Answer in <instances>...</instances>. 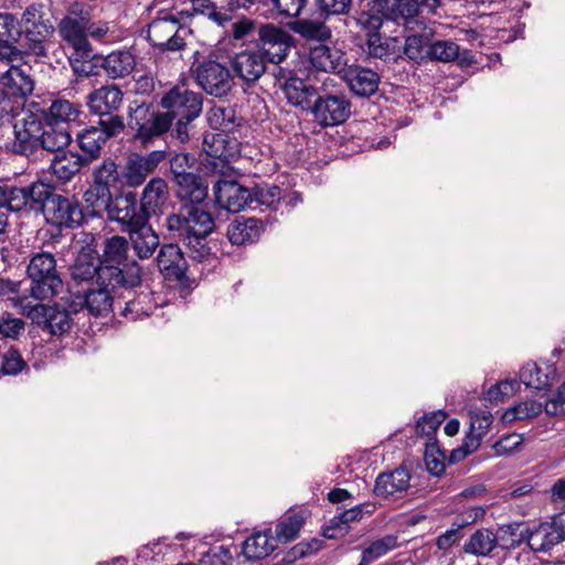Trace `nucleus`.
<instances>
[{
    "mask_svg": "<svg viewBox=\"0 0 565 565\" xmlns=\"http://www.w3.org/2000/svg\"><path fill=\"white\" fill-rule=\"evenodd\" d=\"M21 307L28 318L33 323L42 326L53 335H60L67 332L73 323L70 312L58 305L47 306L44 303H34L21 300Z\"/></svg>",
    "mask_w": 565,
    "mask_h": 565,
    "instance_id": "9b49d317",
    "label": "nucleus"
},
{
    "mask_svg": "<svg viewBox=\"0 0 565 565\" xmlns=\"http://www.w3.org/2000/svg\"><path fill=\"white\" fill-rule=\"evenodd\" d=\"M71 141L72 136L66 127L42 122L40 149L57 154L63 152Z\"/></svg>",
    "mask_w": 565,
    "mask_h": 565,
    "instance_id": "a19ab883",
    "label": "nucleus"
},
{
    "mask_svg": "<svg viewBox=\"0 0 565 565\" xmlns=\"http://www.w3.org/2000/svg\"><path fill=\"white\" fill-rule=\"evenodd\" d=\"M90 53L87 56L76 55V51L70 57V64L75 75L82 77H89L98 74L97 65L89 60Z\"/></svg>",
    "mask_w": 565,
    "mask_h": 565,
    "instance_id": "69168bd1",
    "label": "nucleus"
},
{
    "mask_svg": "<svg viewBox=\"0 0 565 565\" xmlns=\"http://www.w3.org/2000/svg\"><path fill=\"white\" fill-rule=\"evenodd\" d=\"M180 20L177 17L167 14L154 19L148 28V39L154 46L177 51L184 46V40L178 33Z\"/></svg>",
    "mask_w": 565,
    "mask_h": 565,
    "instance_id": "a211bd4d",
    "label": "nucleus"
},
{
    "mask_svg": "<svg viewBox=\"0 0 565 565\" xmlns=\"http://www.w3.org/2000/svg\"><path fill=\"white\" fill-rule=\"evenodd\" d=\"M387 0H376L374 1L372 8L366 11H362L358 14L356 22L358 24L367 31L376 32L383 24V20L386 19V10Z\"/></svg>",
    "mask_w": 565,
    "mask_h": 565,
    "instance_id": "603ef678",
    "label": "nucleus"
},
{
    "mask_svg": "<svg viewBox=\"0 0 565 565\" xmlns=\"http://www.w3.org/2000/svg\"><path fill=\"white\" fill-rule=\"evenodd\" d=\"M167 189V183L161 178H153L147 183L139 200V204L147 218L152 213H156L157 207L162 204L166 199Z\"/></svg>",
    "mask_w": 565,
    "mask_h": 565,
    "instance_id": "c03bdc74",
    "label": "nucleus"
},
{
    "mask_svg": "<svg viewBox=\"0 0 565 565\" xmlns=\"http://www.w3.org/2000/svg\"><path fill=\"white\" fill-rule=\"evenodd\" d=\"M497 546L501 548L513 547V543L507 544L503 535L495 534L489 529H480L469 537L468 542L465 544V551L473 555L487 556Z\"/></svg>",
    "mask_w": 565,
    "mask_h": 565,
    "instance_id": "c9c22d12",
    "label": "nucleus"
},
{
    "mask_svg": "<svg viewBox=\"0 0 565 565\" xmlns=\"http://www.w3.org/2000/svg\"><path fill=\"white\" fill-rule=\"evenodd\" d=\"M303 523L305 518L302 513H288L276 525V540L284 543L295 540L298 536Z\"/></svg>",
    "mask_w": 565,
    "mask_h": 565,
    "instance_id": "8fccbe9b",
    "label": "nucleus"
},
{
    "mask_svg": "<svg viewBox=\"0 0 565 565\" xmlns=\"http://www.w3.org/2000/svg\"><path fill=\"white\" fill-rule=\"evenodd\" d=\"M42 120L49 124L60 126V124H71L79 119L82 107L79 104L63 98H55L46 109L39 110Z\"/></svg>",
    "mask_w": 565,
    "mask_h": 565,
    "instance_id": "473e14b6",
    "label": "nucleus"
},
{
    "mask_svg": "<svg viewBox=\"0 0 565 565\" xmlns=\"http://www.w3.org/2000/svg\"><path fill=\"white\" fill-rule=\"evenodd\" d=\"M282 92L289 104L302 110H309L319 92V86L291 76L284 83Z\"/></svg>",
    "mask_w": 565,
    "mask_h": 565,
    "instance_id": "c85d7f7f",
    "label": "nucleus"
},
{
    "mask_svg": "<svg viewBox=\"0 0 565 565\" xmlns=\"http://www.w3.org/2000/svg\"><path fill=\"white\" fill-rule=\"evenodd\" d=\"M114 196L110 188L92 181V184L84 193V201L92 210V214L103 216Z\"/></svg>",
    "mask_w": 565,
    "mask_h": 565,
    "instance_id": "a18cd8bd",
    "label": "nucleus"
},
{
    "mask_svg": "<svg viewBox=\"0 0 565 565\" xmlns=\"http://www.w3.org/2000/svg\"><path fill=\"white\" fill-rule=\"evenodd\" d=\"M45 188L42 184H32L26 188H8L6 210L7 211H21L30 200L40 202Z\"/></svg>",
    "mask_w": 565,
    "mask_h": 565,
    "instance_id": "37998d69",
    "label": "nucleus"
},
{
    "mask_svg": "<svg viewBox=\"0 0 565 565\" xmlns=\"http://www.w3.org/2000/svg\"><path fill=\"white\" fill-rule=\"evenodd\" d=\"M135 288L120 287V294L116 300L119 315L132 321L152 315L157 308L151 292L137 294Z\"/></svg>",
    "mask_w": 565,
    "mask_h": 565,
    "instance_id": "4be33fe9",
    "label": "nucleus"
},
{
    "mask_svg": "<svg viewBox=\"0 0 565 565\" xmlns=\"http://www.w3.org/2000/svg\"><path fill=\"white\" fill-rule=\"evenodd\" d=\"M157 265L168 280L182 284L186 279L189 265L178 244H163L157 255Z\"/></svg>",
    "mask_w": 565,
    "mask_h": 565,
    "instance_id": "b1692460",
    "label": "nucleus"
},
{
    "mask_svg": "<svg viewBox=\"0 0 565 565\" xmlns=\"http://www.w3.org/2000/svg\"><path fill=\"white\" fill-rule=\"evenodd\" d=\"M253 205L252 209L266 206L276 210L282 199V190L277 185L258 184L252 190Z\"/></svg>",
    "mask_w": 565,
    "mask_h": 565,
    "instance_id": "09e8293b",
    "label": "nucleus"
},
{
    "mask_svg": "<svg viewBox=\"0 0 565 565\" xmlns=\"http://www.w3.org/2000/svg\"><path fill=\"white\" fill-rule=\"evenodd\" d=\"M207 121L215 130H230L234 124V109L215 106L209 110Z\"/></svg>",
    "mask_w": 565,
    "mask_h": 565,
    "instance_id": "13d9d810",
    "label": "nucleus"
},
{
    "mask_svg": "<svg viewBox=\"0 0 565 565\" xmlns=\"http://www.w3.org/2000/svg\"><path fill=\"white\" fill-rule=\"evenodd\" d=\"M434 23L423 24L414 33L408 35L404 44L405 55L413 61H422L427 57L426 51L435 34Z\"/></svg>",
    "mask_w": 565,
    "mask_h": 565,
    "instance_id": "4c0bfd02",
    "label": "nucleus"
},
{
    "mask_svg": "<svg viewBox=\"0 0 565 565\" xmlns=\"http://www.w3.org/2000/svg\"><path fill=\"white\" fill-rule=\"evenodd\" d=\"M342 78L350 90L359 97L374 95L381 82V77L376 72L360 65L345 66Z\"/></svg>",
    "mask_w": 565,
    "mask_h": 565,
    "instance_id": "a878e982",
    "label": "nucleus"
},
{
    "mask_svg": "<svg viewBox=\"0 0 565 565\" xmlns=\"http://www.w3.org/2000/svg\"><path fill=\"white\" fill-rule=\"evenodd\" d=\"M21 34L15 18L10 13H0V42L19 41Z\"/></svg>",
    "mask_w": 565,
    "mask_h": 565,
    "instance_id": "338daca9",
    "label": "nucleus"
},
{
    "mask_svg": "<svg viewBox=\"0 0 565 565\" xmlns=\"http://www.w3.org/2000/svg\"><path fill=\"white\" fill-rule=\"evenodd\" d=\"M520 388V382L516 380H505L491 386L487 392V399L491 403L501 402L505 397L512 396Z\"/></svg>",
    "mask_w": 565,
    "mask_h": 565,
    "instance_id": "0e129e2a",
    "label": "nucleus"
},
{
    "mask_svg": "<svg viewBox=\"0 0 565 565\" xmlns=\"http://www.w3.org/2000/svg\"><path fill=\"white\" fill-rule=\"evenodd\" d=\"M292 38L286 31L274 25H265L259 30L258 51L267 62L279 64L285 60L291 47Z\"/></svg>",
    "mask_w": 565,
    "mask_h": 565,
    "instance_id": "aec40b11",
    "label": "nucleus"
},
{
    "mask_svg": "<svg viewBox=\"0 0 565 565\" xmlns=\"http://www.w3.org/2000/svg\"><path fill=\"white\" fill-rule=\"evenodd\" d=\"M88 166L79 153L63 151L54 156L51 161V170L53 174L61 181H70L81 168Z\"/></svg>",
    "mask_w": 565,
    "mask_h": 565,
    "instance_id": "58836bf2",
    "label": "nucleus"
},
{
    "mask_svg": "<svg viewBox=\"0 0 565 565\" xmlns=\"http://www.w3.org/2000/svg\"><path fill=\"white\" fill-rule=\"evenodd\" d=\"M492 424V416L489 412H479L470 415V427L466 437L477 439L479 445L482 438L488 434Z\"/></svg>",
    "mask_w": 565,
    "mask_h": 565,
    "instance_id": "052dcab7",
    "label": "nucleus"
},
{
    "mask_svg": "<svg viewBox=\"0 0 565 565\" xmlns=\"http://www.w3.org/2000/svg\"><path fill=\"white\" fill-rule=\"evenodd\" d=\"M124 93L117 85H105L90 92L86 97V104L92 114L100 118L115 116L122 104Z\"/></svg>",
    "mask_w": 565,
    "mask_h": 565,
    "instance_id": "393cba45",
    "label": "nucleus"
},
{
    "mask_svg": "<svg viewBox=\"0 0 565 565\" xmlns=\"http://www.w3.org/2000/svg\"><path fill=\"white\" fill-rule=\"evenodd\" d=\"M215 202L220 207L238 213L253 205L252 190L236 181L220 180L213 186Z\"/></svg>",
    "mask_w": 565,
    "mask_h": 565,
    "instance_id": "6ab92c4d",
    "label": "nucleus"
},
{
    "mask_svg": "<svg viewBox=\"0 0 565 565\" xmlns=\"http://www.w3.org/2000/svg\"><path fill=\"white\" fill-rule=\"evenodd\" d=\"M441 0H393L386 4V19L403 23L408 30H416L423 24V14L435 13Z\"/></svg>",
    "mask_w": 565,
    "mask_h": 565,
    "instance_id": "ddd939ff",
    "label": "nucleus"
},
{
    "mask_svg": "<svg viewBox=\"0 0 565 565\" xmlns=\"http://www.w3.org/2000/svg\"><path fill=\"white\" fill-rule=\"evenodd\" d=\"M121 177L122 172L119 171L118 164L111 158L104 159L92 172L93 181L110 189L118 184Z\"/></svg>",
    "mask_w": 565,
    "mask_h": 565,
    "instance_id": "864d4df0",
    "label": "nucleus"
},
{
    "mask_svg": "<svg viewBox=\"0 0 565 565\" xmlns=\"http://www.w3.org/2000/svg\"><path fill=\"white\" fill-rule=\"evenodd\" d=\"M198 85L209 95L226 96L233 86L230 70L214 60L200 62L193 71Z\"/></svg>",
    "mask_w": 565,
    "mask_h": 565,
    "instance_id": "4468645a",
    "label": "nucleus"
},
{
    "mask_svg": "<svg viewBox=\"0 0 565 565\" xmlns=\"http://www.w3.org/2000/svg\"><path fill=\"white\" fill-rule=\"evenodd\" d=\"M97 288H89L84 294V305L87 311L95 317H107L116 313L118 306L116 300L121 286L96 284Z\"/></svg>",
    "mask_w": 565,
    "mask_h": 565,
    "instance_id": "5701e85b",
    "label": "nucleus"
},
{
    "mask_svg": "<svg viewBox=\"0 0 565 565\" xmlns=\"http://www.w3.org/2000/svg\"><path fill=\"white\" fill-rule=\"evenodd\" d=\"M306 3L307 0H268V6L282 19L299 17Z\"/></svg>",
    "mask_w": 565,
    "mask_h": 565,
    "instance_id": "680f3d73",
    "label": "nucleus"
},
{
    "mask_svg": "<svg viewBox=\"0 0 565 565\" xmlns=\"http://www.w3.org/2000/svg\"><path fill=\"white\" fill-rule=\"evenodd\" d=\"M446 414L441 411L424 415L416 425L417 434L430 436L436 433L438 427L445 420Z\"/></svg>",
    "mask_w": 565,
    "mask_h": 565,
    "instance_id": "774afa93",
    "label": "nucleus"
},
{
    "mask_svg": "<svg viewBox=\"0 0 565 565\" xmlns=\"http://www.w3.org/2000/svg\"><path fill=\"white\" fill-rule=\"evenodd\" d=\"M129 241L135 254L140 259H149L159 247L158 234L147 223L138 225L129 231Z\"/></svg>",
    "mask_w": 565,
    "mask_h": 565,
    "instance_id": "e433bc0d",
    "label": "nucleus"
},
{
    "mask_svg": "<svg viewBox=\"0 0 565 565\" xmlns=\"http://www.w3.org/2000/svg\"><path fill=\"white\" fill-rule=\"evenodd\" d=\"M427 57L439 62L455 61L459 55V45L450 40L430 43L426 51Z\"/></svg>",
    "mask_w": 565,
    "mask_h": 565,
    "instance_id": "6e6d98bb",
    "label": "nucleus"
},
{
    "mask_svg": "<svg viewBox=\"0 0 565 565\" xmlns=\"http://www.w3.org/2000/svg\"><path fill=\"white\" fill-rule=\"evenodd\" d=\"M40 202L46 223L60 231L76 228L84 221L83 210L74 198L53 193L45 189Z\"/></svg>",
    "mask_w": 565,
    "mask_h": 565,
    "instance_id": "0eeeda50",
    "label": "nucleus"
},
{
    "mask_svg": "<svg viewBox=\"0 0 565 565\" xmlns=\"http://www.w3.org/2000/svg\"><path fill=\"white\" fill-rule=\"evenodd\" d=\"M214 226L211 213L198 205L183 206L179 214L167 218L169 232L183 242L190 257L196 262H203L211 254L206 238Z\"/></svg>",
    "mask_w": 565,
    "mask_h": 565,
    "instance_id": "f257e3e1",
    "label": "nucleus"
},
{
    "mask_svg": "<svg viewBox=\"0 0 565 565\" xmlns=\"http://www.w3.org/2000/svg\"><path fill=\"white\" fill-rule=\"evenodd\" d=\"M105 214L108 221L118 223L126 232L148 222L139 204L138 194L132 191L115 194Z\"/></svg>",
    "mask_w": 565,
    "mask_h": 565,
    "instance_id": "f8f14e48",
    "label": "nucleus"
},
{
    "mask_svg": "<svg viewBox=\"0 0 565 565\" xmlns=\"http://www.w3.org/2000/svg\"><path fill=\"white\" fill-rule=\"evenodd\" d=\"M298 32L307 39L324 41L331 36V30L319 21H302L299 23Z\"/></svg>",
    "mask_w": 565,
    "mask_h": 565,
    "instance_id": "e2e57ef3",
    "label": "nucleus"
},
{
    "mask_svg": "<svg viewBox=\"0 0 565 565\" xmlns=\"http://www.w3.org/2000/svg\"><path fill=\"white\" fill-rule=\"evenodd\" d=\"M99 255L90 248H83L71 267V276L77 282L90 281L102 284L99 273L102 269Z\"/></svg>",
    "mask_w": 565,
    "mask_h": 565,
    "instance_id": "c756f323",
    "label": "nucleus"
},
{
    "mask_svg": "<svg viewBox=\"0 0 565 565\" xmlns=\"http://www.w3.org/2000/svg\"><path fill=\"white\" fill-rule=\"evenodd\" d=\"M398 546V536L394 534L384 535L370 542L362 551V558L359 565H367L383 557Z\"/></svg>",
    "mask_w": 565,
    "mask_h": 565,
    "instance_id": "de8ad7c7",
    "label": "nucleus"
},
{
    "mask_svg": "<svg viewBox=\"0 0 565 565\" xmlns=\"http://www.w3.org/2000/svg\"><path fill=\"white\" fill-rule=\"evenodd\" d=\"M160 104L171 122L173 120L190 122L200 116L203 97L184 85H177L162 96Z\"/></svg>",
    "mask_w": 565,
    "mask_h": 565,
    "instance_id": "1a4fd4ad",
    "label": "nucleus"
},
{
    "mask_svg": "<svg viewBox=\"0 0 565 565\" xmlns=\"http://www.w3.org/2000/svg\"><path fill=\"white\" fill-rule=\"evenodd\" d=\"M177 183V196L184 202H190L191 205L199 204L207 196V185L203 180L190 173L188 175H180Z\"/></svg>",
    "mask_w": 565,
    "mask_h": 565,
    "instance_id": "ea45409f",
    "label": "nucleus"
},
{
    "mask_svg": "<svg viewBox=\"0 0 565 565\" xmlns=\"http://www.w3.org/2000/svg\"><path fill=\"white\" fill-rule=\"evenodd\" d=\"M26 273L31 279L30 292L35 300L52 298L63 288V281L56 270V260L51 253L35 254L29 263Z\"/></svg>",
    "mask_w": 565,
    "mask_h": 565,
    "instance_id": "39448f33",
    "label": "nucleus"
},
{
    "mask_svg": "<svg viewBox=\"0 0 565 565\" xmlns=\"http://www.w3.org/2000/svg\"><path fill=\"white\" fill-rule=\"evenodd\" d=\"M230 64L234 75L246 84L257 82L266 72L264 54L255 47L235 53L230 58Z\"/></svg>",
    "mask_w": 565,
    "mask_h": 565,
    "instance_id": "412c9836",
    "label": "nucleus"
},
{
    "mask_svg": "<svg viewBox=\"0 0 565 565\" xmlns=\"http://www.w3.org/2000/svg\"><path fill=\"white\" fill-rule=\"evenodd\" d=\"M26 367V362L17 349L0 352V370L4 375H17Z\"/></svg>",
    "mask_w": 565,
    "mask_h": 565,
    "instance_id": "4d7b16f0",
    "label": "nucleus"
},
{
    "mask_svg": "<svg viewBox=\"0 0 565 565\" xmlns=\"http://www.w3.org/2000/svg\"><path fill=\"white\" fill-rule=\"evenodd\" d=\"M542 411V403L526 399L507 409L502 417L504 422L525 420L536 417Z\"/></svg>",
    "mask_w": 565,
    "mask_h": 565,
    "instance_id": "5fc2aeb1",
    "label": "nucleus"
},
{
    "mask_svg": "<svg viewBox=\"0 0 565 565\" xmlns=\"http://www.w3.org/2000/svg\"><path fill=\"white\" fill-rule=\"evenodd\" d=\"M411 478V472L405 467L382 472L375 480L374 493L384 499L398 498L408 490Z\"/></svg>",
    "mask_w": 565,
    "mask_h": 565,
    "instance_id": "bb28decb",
    "label": "nucleus"
},
{
    "mask_svg": "<svg viewBox=\"0 0 565 565\" xmlns=\"http://www.w3.org/2000/svg\"><path fill=\"white\" fill-rule=\"evenodd\" d=\"M191 4L195 13L207 17L218 26L224 28L233 20V15L225 8L218 9L212 0H191Z\"/></svg>",
    "mask_w": 565,
    "mask_h": 565,
    "instance_id": "3c124183",
    "label": "nucleus"
},
{
    "mask_svg": "<svg viewBox=\"0 0 565 565\" xmlns=\"http://www.w3.org/2000/svg\"><path fill=\"white\" fill-rule=\"evenodd\" d=\"M309 60L316 70L326 73H343L347 66L344 54L340 50L324 44L312 47Z\"/></svg>",
    "mask_w": 565,
    "mask_h": 565,
    "instance_id": "7c9ffc66",
    "label": "nucleus"
},
{
    "mask_svg": "<svg viewBox=\"0 0 565 565\" xmlns=\"http://www.w3.org/2000/svg\"><path fill=\"white\" fill-rule=\"evenodd\" d=\"M275 542L270 530L256 532L245 540L242 552L247 559H262L275 550Z\"/></svg>",
    "mask_w": 565,
    "mask_h": 565,
    "instance_id": "79ce46f5",
    "label": "nucleus"
},
{
    "mask_svg": "<svg viewBox=\"0 0 565 565\" xmlns=\"http://www.w3.org/2000/svg\"><path fill=\"white\" fill-rule=\"evenodd\" d=\"M565 540V513L554 515L550 522H543L527 535V546L534 553L550 552Z\"/></svg>",
    "mask_w": 565,
    "mask_h": 565,
    "instance_id": "f3484780",
    "label": "nucleus"
},
{
    "mask_svg": "<svg viewBox=\"0 0 565 565\" xmlns=\"http://www.w3.org/2000/svg\"><path fill=\"white\" fill-rule=\"evenodd\" d=\"M42 116L39 111H28L13 126L14 138L10 150L28 158L36 157L41 146Z\"/></svg>",
    "mask_w": 565,
    "mask_h": 565,
    "instance_id": "9d476101",
    "label": "nucleus"
},
{
    "mask_svg": "<svg viewBox=\"0 0 565 565\" xmlns=\"http://www.w3.org/2000/svg\"><path fill=\"white\" fill-rule=\"evenodd\" d=\"M309 111L319 126L333 127L343 124L350 117L351 103L328 76L319 85V92Z\"/></svg>",
    "mask_w": 565,
    "mask_h": 565,
    "instance_id": "7ed1b4c3",
    "label": "nucleus"
},
{
    "mask_svg": "<svg viewBox=\"0 0 565 565\" xmlns=\"http://www.w3.org/2000/svg\"><path fill=\"white\" fill-rule=\"evenodd\" d=\"M171 125L168 115L153 111L141 129L135 134V139L139 140L141 145L147 146L154 137L167 132Z\"/></svg>",
    "mask_w": 565,
    "mask_h": 565,
    "instance_id": "49530a36",
    "label": "nucleus"
},
{
    "mask_svg": "<svg viewBox=\"0 0 565 565\" xmlns=\"http://www.w3.org/2000/svg\"><path fill=\"white\" fill-rule=\"evenodd\" d=\"M168 154L166 150H153L147 154H130L122 170L125 184L132 188L141 185L168 158Z\"/></svg>",
    "mask_w": 565,
    "mask_h": 565,
    "instance_id": "dca6fc26",
    "label": "nucleus"
},
{
    "mask_svg": "<svg viewBox=\"0 0 565 565\" xmlns=\"http://www.w3.org/2000/svg\"><path fill=\"white\" fill-rule=\"evenodd\" d=\"M556 377V367L553 362L542 364L529 362L520 371V381L527 387L543 390L552 385Z\"/></svg>",
    "mask_w": 565,
    "mask_h": 565,
    "instance_id": "2f4dec72",
    "label": "nucleus"
},
{
    "mask_svg": "<svg viewBox=\"0 0 565 565\" xmlns=\"http://www.w3.org/2000/svg\"><path fill=\"white\" fill-rule=\"evenodd\" d=\"M125 128L124 119L120 116L99 118L97 125H92L77 135V143L86 163L97 160L106 142L118 136Z\"/></svg>",
    "mask_w": 565,
    "mask_h": 565,
    "instance_id": "423d86ee",
    "label": "nucleus"
},
{
    "mask_svg": "<svg viewBox=\"0 0 565 565\" xmlns=\"http://www.w3.org/2000/svg\"><path fill=\"white\" fill-rule=\"evenodd\" d=\"M263 224L254 217H238L227 227V237L233 245L253 244L258 241L263 232Z\"/></svg>",
    "mask_w": 565,
    "mask_h": 565,
    "instance_id": "72a5a7b5",
    "label": "nucleus"
},
{
    "mask_svg": "<svg viewBox=\"0 0 565 565\" xmlns=\"http://www.w3.org/2000/svg\"><path fill=\"white\" fill-rule=\"evenodd\" d=\"M153 111L145 102L134 100L128 106V126L138 132Z\"/></svg>",
    "mask_w": 565,
    "mask_h": 565,
    "instance_id": "bf43d9fd",
    "label": "nucleus"
},
{
    "mask_svg": "<svg viewBox=\"0 0 565 565\" xmlns=\"http://www.w3.org/2000/svg\"><path fill=\"white\" fill-rule=\"evenodd\" d=\"M45 15L44 6L33 3L24 10L20 21L26 51L39 60L47 57L50 39L54 33V26Z\"/></svg>",
    "mask_w": 565,
    "mask_h": 565,
    "instance_id": "20e7f679",
    "label": "nucleus"
},
{
    "mask_svg": "<svg viewBox=\"0 0 565 565\" xmlns=\"http://www.w3.org/2000/svg\"><path fill=\"white\" fill-rule=\"evenodd\" d=\"M88 11L74 8L60 21L57 31L61 39L76 51V55L87 56L92 46L87 39Z\"/></svg>",
    "mask_w": 565,
    "mask_h": 565,
    "instance_id": "2eb2a0df",
    "label": "nucleus"
},
{
    "mask_svg": "<svg viewBox=\"0 0 565 565\" xmlns=\"http://www.w3.org/2000/svg\"><path fill=\"white\" fill-rule=\"evenodd\" d=\"M100 67L111 79L128 76L136 67V56L129 50H116L102 58Z\"/></svg>",
    "mask_w": 565,
    "mask_h": 565,
    "instance_id": "f704fd0d",
    "label": "nucleus"
},
{
    "mask_svg": "<svg viewBox=\"0 0 565 565\" xmlns=\"http://www.w3.org/2000/svg\"><path fill=\"white\" fill-rule=\"evenodd\" d=\"M374 511L375 504L370 502L348 509L330 519L329 523L323 527L322 534L326 539L330 540L342 537L349 532L351 522L360 521L365 514L371 515Z\"/></svg>",
    "mask_w": 565,
    "mask_h": 565,
    "instance_id": "cd10ccee",
    "label": "nucleus"
},
{
    "mask_svg": "<svg viewBox=\"0 0 565 565\" xmlns=\"http://www.w3.org/2000/svg\"><path fill=\"white\" fill-rule=\"evenodd\" d=\"M1 93L9 97L13 105L12 121L18 117L25 106L26 97L34 90V79L31 74V66L11 65L0 76Z\"/></svg>",
    "mask_w": 565,
    "mask_h": 565,
    "instance_id": "6e6552de",
    "label": "nucleus"
},
{
    "mask_svg": "<svg viewBox=\"0 0 565 565\" xmlns=\"http://www.w3.org/2000/svg\"><path fill=\"white\" fill-rule=\"evenodd\" d=\"M102 269L99 279L102 284L138 287L142 279V268L135 259H129V242L126 237L114 235L103 243V253L99 255Z\"/></svg>",
    "mask_w": 565,
    "mask_h": 565,
    "instance_id": "f03ea898",
    "label": "nucleus"
}]
</instances>
